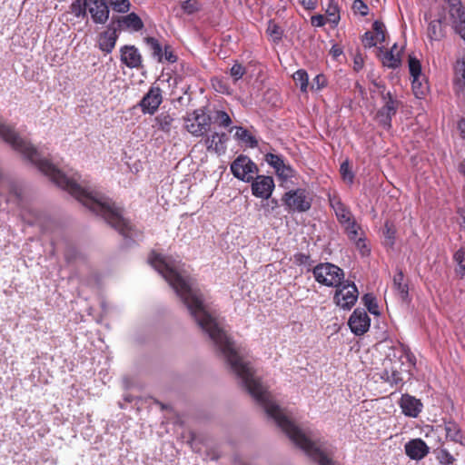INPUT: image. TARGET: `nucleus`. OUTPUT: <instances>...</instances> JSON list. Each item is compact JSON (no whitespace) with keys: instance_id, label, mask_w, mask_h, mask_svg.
Wrapping results in <instances>:
<instances>
[{"instance_id":"9d476101","label":"nucleus","mask_w":465,"mask_h":465,"mask_svg":"<svg viewBox=\"0 0 465 465\" xmlns=\"http://www.w3.org/2000/svg\"><path fill=\"white\" fill-rule=\"evenodd\" d=\"M449 15L455 32L465 41V8L460 0H451Z\"/></svg>"},{"instance_id":"aec40b11","label":"nucleus","mask_w":465,"mask_h":465,"mask_svg":"<svg viewBox=\"0 0 465 465\" xmlns=\"http://www.w3.org/2000/svg\"><path fill=\"white\" fill-rule=\"evenodd\" d=\"M118 38V35L115 29H109L103 32L99 36V48L106 53L110 54L116 44Z\"/></svg>"},{"instance_id":"f3484780","label":"nucleus","mask_w":465,"mask_h":465,"mask_svg":"<svg viewBox=\"0 0 465 465\" xmlns=\"http://www.w3.org/2000/svg\"><path fill=\"white\" fill-rule=\"evenodd\" d=\"M330 205L333 210L338 222L341 223H346L354 218L350 208L346 206L340 198L333 196L330 197Z\"/></svg>"},{"instance_id":"f257e3e1","label":"nucleus","mask_w":465,"mask_h":465,"mask_svg":"<svg viewBox=\"0 0 465 465\" xmlns=\"http://www.w3.org/2000/svg\"><path fill=\"white\" fill-rule=\"evenodd\" d=\"M173 289L198 326L208 334L231 371L261 405L268 417L288 438L319 465H340L334 459L335 447L311 430L298 427L272 399L250 362L246 361L227 335L223 322L204 302L201 291L186 269H155Z\"/></svg>"},{"instance_id":"f8f14e48","label":"nucleus","mask_w":465,"mask_h":465,"mask_svg":"<svg viewBox=\"0 0 465 465\" xmlns=\"http://www.w3.org/2000/svg\"><path fill=\"white\" fill-rule=\"evenodd\" d=\"M87 12L94 23L104 25L109 18L110 9L105 0H87Z\"/></svg>"},{"instance_id":"4d7b16f0","label":"nucleus","mask_w":465,"mask_h":465,"mask_svg":"<svg viewBox=\"0 0 465 465\" xmlns=\"http://www.w3.org/2000/svg\"><path fill=\"white\" fill-rule=\"evenodd\" d=\"M164 55V59L169 63H174L176 62V55L173 53V51L170 49V47L166 46L164 49V54H163V56Z\"/></svg>"},{"instance_id":"09e8293b","label":"nucleus","mask_w":465,"mask_h":465,"mask_svg":"<svg viewBox=\"0 0 465 465\" xmlns=\"http://www.w3.org/2000/svg\"><path fill=\"white\" fill-rule=\"evenodd\" d=\"M362 43L365 47H372L375 46L380 42L376 39L373 33L366 32L363 35Z\"/></svg>"},{"instance_id":"37998d69","label":"nucleus","mask_w":465,"mask_h":465,"mask_svg":"<svg viewBox=\"0 0 465 465\" xmlns=\"http://www.w3.org/2000/svg\"><path fill=\"white\" fill-rule=\"evenodd\" d=\"M437 460L441 465H450L455 460L454 457L446 449L439 450Z\"/></svg>"},{"instance_id":"5701e85b","label":"nucleus","mask_w":465,"mask_h":465,"mask_svg":"<svg viewBox=\"0 0 465 465\" xmlns=\"http://www.w3.org/2000/svg\"><path fill=\"white\" fill-rule=\"evenodd\" d=\"M154 122L160 131L169 134L173 128L174 117L168 112H162L154 118Z\"/></svg>"},{"instance_id":"0e129e2a","label":"nucleus","mask_w":465,"mask_h":465,"mask_svg":"<svg viewBox=\"0 0 465 465\" xmlns=\"http://www.w3.org/2000/svg\"><path fill=\"white\" fill-rule=\"evenodd\" d=\"M460 173L465 176V159L460 165Z\"/></svg>"},{"instance_id":"6e6552de","label":"nucleus","mask_w":465,"mask_h":465,"mask_svg":"<svg viewBox=\"0 0 465 465\" xmlns=\"http://www.w3.org/2000/svg\"><path fill=\"white\" fill-rule=\"evenodd\" d=\"M231 172L237 179L249 183L258 173V168L248 156L241 154L232 163Z\"/></svg>"},{"instance_id":"bf43d9fd","label":"nucleus","mask_w":465,"mask_h":465,"mask_svg":"<svg viewBox=\"0 0 465 465\" xmlns=\"http://www.w3.org/2000/svg\"><path fill=\"white\" fill-rule=\"evenodd\" d=\"M348 238L351 241V242H356L359 237H362V232H361V230H353L351 232H350L348 234H347Z\"/></svg>"},{"instance_id":"a19ab883","label":"nucleus","mask_w":465,"mask_h":465,"mask_svg":"<svg viewBox=\"0 0 465 465\" xmlns=\"http://www.w3.org/2000/svg\"><path fill=\"white\" fill-rule=\"evenodd\" d=\"M276 174L282 180L286 181L294 175V170L291 165L283 163L279 169L275 170Z\"/></svg>"},{"instance_id":"6e6d98bb","label":"nucleus","mask_w":465,"mask_h":465,"mask_svg":"<svg viewBox=\"0 0 465 465\" xmlns=\"http://www.w3.org/2000/svg\"><path fill=\"white\" fill-rule=\"evenodd\" d=\"M455 71H456V74L460 76V78L459 80L464 81L465 80V63L458 62L457 64L455 65Z\"/></svg>"},{"instance_id":"79ce46f5","label":"nucleus","mask_w":465,"mask_h":465,"mask_svg":"<svg viewBox=\"0 0 465 465\" xmlns=\"http://www.w3.org/2000/svg\"><path fill=\"white\" fill-rule=\"evenodd\" d=\"M265 162L275 170L284 163L282 157L278 154L268 153L265 154Z\"/></svg>"},{"instance_id":"4be33fe9","label":"nucleus","mask_w":465,"mask_h":465,"mask_svg":"<svg viewBox=\"0 0 465 465\" xmlns=\"http://www.w3.org/2000/svg\"><path fill=\"white\" fill-rule=\"evenodd\" d=\"M118 23L121 28L129 29L134 32H138L143 27L142 19L135 13L123 16L118 20Z\"/></svg>"},{"instance_id":"c756f323","label":"nucleus","mask_w":465,"mask_h":465,"mask_svg":"<svg viewBox=\"0 0 465 465\" xmlns=\"http://www.w3.org/2000/svg\"><path fill=\"white\" fill-rule=\"evenodd\" d=\"M453 260L456 263L455 272L460 277L465 276V249L460 248L453 255Z\"/></svg>"},{"instance_id":"72a5a7b5","label":"nucleus","mask_w":465,"mask_h":465,"mask_svg":"<svg viewBox=\"0 0 465 465\" xmlns=\"http://www.w3.org/2000/svg\"><path fill=\"white\" fill-rule=\"evenodd\" d=\"M213 121L219 127H223V128L229 127L232 123L230 115L225 111H223V110L215 111L214 116H213Z\"/></svg>"},{"instance_id":"ea45409f","label":"nucleus","mask_w":465,"mask_h":465,"mask_svg":"<svg viewBox=\"0 0 465 465\" xmlns=\"http://www.w3.org/2000/svg\"><path fill=\"white\" fill-rule=\"evenodd\" d=\"M340 173L343 181L347 182L350 184L353 183L354 173L351 171L348 161H345L341 164Z\"/></svg>"},{"instance_id":"412c9836","label":"nucleus","mask_w":465,"mask_h":465,"mask_svg":"<svg viewBox=\"0 0 465 465\" xmlns=\"http://www.w3.org/2000/svg\"><path fill=\"white\" fill-rule=\"evenodd\" d=\"M232 129H235L234 138L238 142L245 144L250 148H256L258 146V140L246 128L242 126H235L232 127L231 131Z\"/></svg>"},{"instance_id":"5fc2aeb1","label":"nucleus","mask_w":465,"mask_h":465,"mask_svg":"<svg viewBox=\"0 0 465 465\" xmlns=\"http://www.w3.org/2000/svg\"><path fill=\"white\" fill-rule=\"evenodd\" d=\"M327 21V18H325L322 15H316L311 18L312 25L316 27L323 26Z\"/></svg>"},{"instance_id":"473e14b6","label":"nucleus","mask_w":465,"mask_h":465,"mask_svg":"<svg viewBox=\"0 0 465 465\" xmlns=\"http://www.w3.org/2000/svg\"><path fill=\"white\" fill-rule=\"evenodd\" d=\"M266 33L273 43H279L283 34L282 28L272 20L269 21Z\"/></svg>"},{"instance_id":"c85d7f7f","label":"nucleus","mask_w":465,"mask_h":465,"mask_svg":"<svg viewBox=\"0 0 465 465\" xmlns=\"http://www.w3.org/2000/svg\"><path fill=\"white\" fill-rule=\"evenodd\" d=\"M404 275L401 271H399L393 277L394 289L399 292L402 300H405L408 296L409 289L408 285L403 282Z\"/></svg>"},{"instance_id":"052dcab7","label":"nucleus","mask_w":465,"mask_h":465,"mask_svg":"<svg viewBox=\"0 0 465 465\" xmlns=\"http://www.w3.org/2000/svg\"><path fill=\"white\" fill-rule=\"evenodd\" d=\"M363 67V59L361 55H358L354 58V70L355 71H360L361 70Z\"/></svg>"},{"instance_id":"a211bd4d","label":"nucleus","mask_w":465,"mask_h":465,"mask_svg":"<svg viewBox=\"0 0 465 465\" xmlns=\"http://www.w3.org/2000/svg\"><path fill=\"white\" fill-rule=\"evenodd\" d=\"M227 141L228 135L225 133L214 132L205 139V144L208 151H213L218 154H222L226 151Z\"/></svg>"},{"instance_id":"4468645a","label":"nucleus","mask_w":465,"mask_h":465,"mask_svg":"<svg viewBox=\"0 0 465 465\" xmlns=\"http://www.w3.org/2000/svg\"><path fill=\"white\" fill-rule=\"evenodd\" d=\"M404 450L411 460H420L429 454L430 448L424 440L417 438L406 442L404 445Z\"/></svg>"},{"instance_id":"bb28decb","label":"nucleus","mask_w":465,"mask_h":465,"mask_svg":"<svg viewBox=\"0 0 465 465\" xmlns=\"http://www.w3.org/2000/svg\"><path fill=\"white\" fill-rule=\"evenodd\" d=\"M69 13L76 18H84L87 15V0H74L69 6Z\"/></svg>"},{"instance_id":"49530a36","label":"nucleus","mask_w":465,"mask_h":465,"mask_svg":"<svg viewBox=\"0 0 465 465\" xmlns=\"http://www.w3.org/2000/svg\"><path fill=\"white\" fill-rule=\"evenodd\" d=\"M327 85V78L324 74H317L311 84V90L319 91L324 88Z\"/></svg>"},{"instance_id":"9b49d317","label":"nucleus","mask_w":465,"mask_h":465,"mask_svg":"<svg viewBox=\"0 0 465 465\" xmlns=\"http://www.w3.org/2000/svg\"><path fill=\"white\" fill-rule=\"evenodd\" d=\"M252 181V193L255 197L268 200L272 196L275 187L272 177L258 175Z\"/></svg>"},{"instance_id":"ddd939ff","label":"nucleus","mask_w":465,"mask_h":465,"mask_svg":"<svg viewBox=\"0 0 465 465\" xmlns=\"http://www.w3.org/2000/svg\"><path fill=\"white\" fill-rule=\"evenodd\" d=\"M348 323L354 334L362 335L369 330L371 319L365 310L357 308L351 315Z\"/></svg>"},{"instance_id":"2eb2a0df","label":"nucleus","mask_w":465,"mask_h":465,"mask_svg":"<svg viewBox=\"0 0 465 465\" xmlns=\"http://www.w3.org/2000/svg\"><path fill=\"white\" fill-rule=\"evenodd\" d=\"M121 62L128 68H140L142 66V55L134 45H124L120 49Z\"/></svg>"},{"instance_id":"864d4df0","label":"nucleus","mask_w":465,"mask_h":465,"mask_svg":"<svg viewBox=\"0 0 465 465\" xmlns=\"http://www.w3.org/2000/svg\"><path fill=\"white\" fill-rule=\"evenodd\" d=\"M262 207L265 209V215L268 216L272 213V212L278 207V201L276 199H272L266 203L262 204Z\"/></svg>"},{"instance_id":"0eeeda50","label":"nucleus","mask_w":465,"mask_h":465,"mask_svg":"<svg viewBox=\"0 0 465 465\" xmlns=\"http://www.w3.org/2000/svg\"><path fill=\"white\" fill-rule=\"evenodd\" d=\"M383 105L377 111L376 121L386 130L391 127V119L396 114L400 102L395 99L391 92L382 94Z\"/></svg>"},{"instance_id":"423d86ee","label":"nucleus","mask_w":465,"mask_h":465,"mask_svg":"<svg viewBox=\"0 0 465 465\" xmlns=\"http://www.w3.org/2000/svg\"><path fill=\"white\" fill-rule=\"evenodd\" d=\"M336 291L333 301L337 306L343 310H351L357 302L359 292L354 282L341 281L340 285L335 286Z\"/></svg>"},{"instance_id":"f03ea898","label":"nucleus","mask_w":465,"mask_h":465,"mask_svg":"<svg viewBox=\"0 0 465 465\" xmlns=\"http://www.w3.org/2000/svg\"><path fill=\"white\" fill-rule=\"evenodd\" d=\"M0 137L15 151L22 153L38 170L50 178L58 187L67 191L96 215L101 216L111 227L121 234V208L108 197L99 192L82 186L80 175L74 173L67 176L52 163L44 158L41 153L29 142L24 140L13 128L0 122Z\"/></svg>"},{"instance_id":"20e7f679","label":"nucleus","mask_w":465,"mask_h":465,"mask_svg":"<svg viewBox=\"0 0 465 465\" xmlns=\"http://www.w3.org/2000/svg\"><path fill=\"white\" fill-rule=\"evenodd\" d=\"M282 202L290 213H305L310 210L312 198L305 189L298 188L285 193Z\"/></svg>"},{"instance_id":"de8ad7c7","label":"nucleus","mask_w":465,"mask_h":465,"mask_svg":"<svg viewBox=\"0 0 465 465\" xmlns=\"http://www.w3.org/2000/svg\"><path fill=\"white\" fill-rule=\"evenodd\" d=\"M352 9L362 16L366 15L369 11L368 5L362 0H354Z\"/></svg>"},{"instance_id":"4c0bfd02","label":"nucleus","mask_w":465,"mask_h":465,"mask_svg":"<svg viewBox=\"0 0 465 465\" xmlns=\"http://www.w3.org/2000/svg\"><path fill=\"white\" fill-rule=\"evenodd\" d=\"M109 3L114 11L117 13H127L130 10V1L129 0H109Z\"/></svg>"},{"instance_id":"58836bf2","label":"nucleus","mask_w":465,"mask_h":465,"mask_svg":"<svg viewBox=\"0 0 465 465\" xmlns=\"http://www.w3.org/2000/svg\"><path fill=\"white\" fill-rule=\"evenodd\" d=\"M183 11L187 15H193L201 9V5L197 0H185L181 4Z\"/></svg>"},{"instance_id":"1a4fd4ad","label":"nucleus","mask_w":465,"mask_h":465,"mask_svg":"<svg viewBox=\"0 0 465 465\" xmlns=\"http://www.w3.org/2000/svg\"><path fill=\"white\" fill-rule=\"evenodd\" d=\"M163 103V91L158 85H152L138 103L143 114L153 115Z\"/></svg>"},{"instance_id":"7ed1b4c3","label":"nucleus","mask_w":465,"mask_h":465,"mask_svg":"<svg viewBox=\"0 0 465 465\" xmlns=\"http://www.w3.org/2000/svg\"><path fill=\"white\" fill-rule=\"evenodd\" d=\"M312 274L318 283L327 287L338 286L344 280V272L330 262L316 265L312 269Z\"/></svg>"},{"instance_id":"a18cd8bd","label":"nucleus","mask_w":465,"mask_h":465,"mask_svg":"<svg viewBox=\"0 0 465 465\" xmlns=\"http://www.w3.org/2000/svg\"><path fill=\"white\" fill-rule=\"evenodd\" d=\"M395 229L388 222L384 225L383 234L385 237L386 244L392 246L395 242Z\"/></svg>"},{"instance_id":"680f3d73","label":"nucleus","mask_w":465,"mask_h":465,"mask_svg":"<svg viewBox=\"0 0 465 465\" xmlns=\"http://www.w3.org/2000/svg\"><path fill=\"white\" fill-rule=\"evenodd\" d=\"M458 129L460 133V136L463 140H465V119H461L458 123Z\"/></svg>"},{"instance_id":"3c124183","label":"nucleus","mask_w":465,"mask_h":465,"mask_svg":"<svg viewBox=\"0 0 465 465\" xmlns=\"http://www.w3.org/2000/svg\"><path fill=\"white\" fill-rule=\"evenodd\" d=\"M245 73L244 67L240 64H235L231 68V75L234 77L235 81L241 79Z\"/></svg>"},{"instance_id":"603ef678","label":"nucleus","mask_w":465,"mask_h":465,"mask_svg":"<svg viewBox=\"0 0 465 465\" xmlns=\"http://www.w3.org/2000/svg\"><path fill=\"white\" fill-rule=\"evenodd\" d=\"M341 226L343 227L346 234L353 230H361V226L356 223L354 218L346 223H342Z\"/></svg>"},{"instance_id":"7c9ffc66","label":"nucleus","mask_w":465,"mask_h":465,"mask_svg":"<svg viewBox=\"0 0 465 465\" xmlns=\"http://www.w3.org/2000/svg\"><path fill=\"white\" fill-rule=\"evenodd\" d=\"M292 78L297 85L300 86V90L302 93H307L308 87H309V76L305 70L299 69L297 70L293 75Z\"/></svg>"},{"instance_id":"cd10ccee","label":"nucleus","mask_w":465,"mask_h":465,"mask_svg":"<svg viewBox=\"0 0 465 465\" xmlns=\"http://www.w3.org/2000/svg\"><path fill=\"white\" fill-rule=\"evenodd\" d=\"M326 15L329 23L336 26L341 19L340 8L334 0H330L326 8Z\"/></svg>"},{"instance_id":"8fccbe9b","label":"nucleus","mask_w":465,"mask_h":465,"mask_svg":"<svg viewBox=\"0 0 465 465\" xmlns=\"http://www.w3.org/2000/svg\"><path fill=\"white\" fill-rule=\"evenodd\" d=\"M357 249L361 252V255L365 256L370 253V249L366 244V239L362 237H359V239L354 242Z\"/></svg>"},{"instance_id":"c03bdc74","label":"nucleus","mask_w":465,"mask_h":465,"mask_svg":"<svg viewBox=\"0 0 465 465\" xmlns=\"http://www.w3.org/2000/svg\"><path fill=\"white\" fill-rule=\"evenodd\" d=\"M373 35L380 43L385 41V25L380 21H375L372 24Z\"/></svg>"},{"instance_id":"b1692460","label":"nucleus","mask_w":465,"mask_h":465,"mask_svg":"<svg viewBox=\"0 0 465 465\" xmlns=\"http://www.w3.org/2000/svg\"><path fill=\"white\" fill-rule=\"evenodd\" d=\"M444 431L446 439L452 440L454 442H461L462 434L460 429L459 425L454 421L444 422Z\"/></svg>"},{"instance_id":"e2e57ef3","label":"nucleus","mask_w":465,"mask_h":465,"mask_svg":"<svg viewBox=\"0 0 465 465\" xmlns=\"http://www.w3.org/2000/svg\"><path fill=\"white\" fill-rule=\"evenodd\" d=\"M406 357L408 359V361L411 364V365H415V356L409 352L406 354Z\"/></svg>"},{"instance_id":"c9c22d12","label":"nucleus","mask_w":465,"mask_h":465,"mask_svg":"<svg viewBox=\"0 0 465 465\" xmlns=\"http://www.w3.org/2000/svg\"><path fill=\"white\" fill-rule=\"evenodd\" d=\"M362 302L368 311L374 315H379L380 312L378 309V304L376 302V298L372 293H366L362 297Z\"/></svg>"},{"instance_id":"a878e982","label":"nucleus","mask_w":465,"mask_h":465,"mask_svg":"<svg viewBox=\"0 0 465 465\" xmlns=\"http://www.w3.org/2000/svg\"><path fill=\"white\" fill-rule=\"evenodd\" d=\"M411 86L414 95L420 99L422 98L428 91V84L424 75L411 78Z\"/></svg>"},{"instance_id":"f704fd0d","label":"nucleus","mask_w":465,"mask_h":465,"mask_svg":"<svg viewBox=\"0 0 465 465\" xmlns=\"http://www.w3.org/2000/svg\"><path fill=\"white\" fill-rule=\"evenodd\" d=\"M145 41L152 51L153 56L161 62L163 60V49L159 41L154 37H147Z\"/></svg>"},{"instance_id":"e433bc0d","label":"nucleus","mask_w":465,"mask_h":465,"mask_svg":"<svg viewBox=\"0 0 465 465\" xmlns=\"http://www.w3.org/2000/svg\"><path fill=\"white\" fill-rule=\"evenodd\" d=\"M409 71L411 78L423 76L420 63L413 56H409Z\"/></svg>"},{"instance_id":"393cba45","label":"nucleus","mask_w":465,"mask_h":465,"mask_svg":"<svg viewBox=\"0 0 465 465\" xmlns=\"http://www.w3.org/2000/svg\"><path fill=\"white\" fill-rule=\"evenodd\" d=\"M428 36L432 41H440L444 36V30L440 20L436 19L430 22Z\"/></svg>"},{"instance_id":"dca6fc26","label":"nucleus","mask_w":465,"mask_h":465,"mask_svg":"<svg viewBox=\"0 0 465 465\" xmlns=\"http://www.w3.org/2000/svg\"><path fill=\"white\" fill-rule=\"evenodd\" d=\"M400 406L402 410V413L411 418L418 417L422 410V403L420 400H417L415 397L409 394L401 396Z\"/></svg>"},{"instance_id":"13d9d810","label":"nucleus","mask_w":465,"mask_h":465,"mask_svg":"<svg viewBox=\"0 0 465 465\" xmlns=\"http://www.w3.org/2000/svg\"><path fill=\"white\" fill-rule=\"evenodd\" d=\"M298 1L307 10H313L316 7V0H298Z\"/></svg>"},{"instance_id":"6ab92c4d","label":"nucleus","mask_w":465,"mask_h":465,"mask_svg":"<svg viewBox=\"0 0 465 465\" xmlns=\"http://www.w3.org/2000/svg\"><path fill=\"white\" fill-rule=\"evenodd\" d=\"M401 50L398 48L397 44H394L390 50L384 52L381 56V63L385 67L396 69L401 64Z\"/></svg>"},{"instance_id":"39448f33","label":"nucleus","mask_w":465,"mask_h":465,"mask_svg":"<svg viewBox=\"0 0 465 465\" xmlns=\"http://www.w3.org/2000/svg\"><path fill=\"white\" fill-rule=\"evenodd\" d=\"M212 118L203 108L188 113L184 117V127L193 136L203 135L210 128Z\"/></svg>"},{"instance_id":"2f4dec72","label":"nucleus","mask_w":465,"mask_h":465,"mask_svg":"<svg viewBox=\"0 0 465 465\" xmlns=\"http://www.w3.org/2000/svg\"><path fill=\"white\" fill-rule=\"evenodd\" d=\"M389 382L393 385H401L403 383V378L401 376V371L395 368L391 367V370H385L383 376Z\"/></svg>"}]
</instances>
